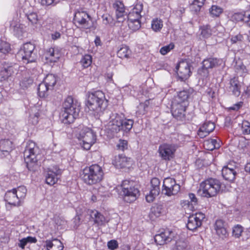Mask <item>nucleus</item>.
Listing matches in <instances>:
<instances>
[{"label":"nucleus","mask_w":250,"mask_h":250,"mask_svg":"<svg viewBox=\"0 0 250 250\" xmlns=\"http://www.w3.org/2000/svg\"><path fill=\"white\" fill-rule=\"evenodd\" d=\"M107 105L104 94L100 90L96 91L89 94L86 103L88 112L95 118H98L103 114Z\"/></svg>","instance_id":"1"},{"label":"nucleus","mask_w":250,"mask_h":250,"mask_svg":"<svg viewBox=\"0 0 250 250\" xmlns=\"http://www.w3.org/2000/svg\"><path fill=\"white\" fill-rule=\"evenodd\" d=\"M80 104L71 96H68L64 100L62 111L60 113V119L65 124L73 123L78 117L80 110Z\"/></svg>","instance_id":"2"},{"label":"nucleus","mask_w":250,"mask_h":250,"mask_svg":"<svg viewBox=\"0 0 250 250\" xmlns=\"http://www.w3.org/2000/svg\"><path fill=\"white\" fill-rule=\"evenodd\" d=\"M73 133L81 142L82 147L85 150H89L96 141V134L90 128L80 125L75 127Z\"/></svg>","instance_id":"3"},{"label":"nucleus","mask_w":250,"mask_h":250,"mask_svg":"<svg viewBox=\"0 0 250 250\" xmlns=\"http://www.w3.org/2000/svg\"><path fill=\"white\" fill-rule=\"evenodd\" d=\"M133 124V120L126 119L123 115L112 113L107 124V128L113 133H118L121 130L128 132L131 129Z\"/></svg>","instance_id":"4"},{"label":"nucleus","mask_w":250,"mask_h":250,"mask_svg":"<svg viewBox=\"0 0 250 250\" xmlns=\"http://www.w3.org/2000/svg\"><path fill=\"white\" fill-rule=\"evenodd\" d=\"M82 178L85 183L92 185L100 183L104 178L103 168L97 164L85 167L83 170Z\"/></svg>","instance_id":"5"},{"label":"nucleus","mask_w":250,"mask_h":250,"mask_svg":"<svg viewBox=\"0 0 250 250\" xmlns=\"http://www.w3.org/2000/svg\"><path fill=\"white\" fill-rule=\"evenodd\" d=\"M221 188V183L217 179L209 178L202 182L198 193L202 197L210 198L215 196Z\"/></svg>","instance_id":"6"},{"label":"nucleus","mask_w":250,"mask_h":250,"mask_svg":"<svg viewBox=\"0 0 250 250\" xmlns=\"http://www.w3.org/2000/svg\"><path fill=\"white\" fill-rule=\"evenodd\" d=\"M135 183L133 181L125 180L121 185L122 194L125 201L131 203L137 199L139 195L138 189L135 187Z\"/></svg>","instance_id":"7"},{"label":"nucleus","mask_w":250,"mask_h":250,"mask_svg":"<svg viewBox=\"0 0 250 250\" xmlns=\"http://www.w3.org/2000/svg\"><path fill=\"white\" fill-rule=\"evenodd\" d=\"M180 190V186L174 179L168 177L164 180L162 192L164 194L171 196L176 195Z\"/></svg>","instance_id":"8"},{"label":"nucleus","mask_w":250,"mask_h":250,"mask_svg":"<svg viewBox=\"0 0 250 250\" xmlns=\"http://www.w3.org/2000/svg\"><path fill=\"white\" fill-rule=\"evenodd\" d=\"M177 146L173 144L164 143L159 146L160 157L164 160H170L173 158Z\"/></svg>","instance_id":"9"},{"label":"nucleus","mask_w":250,"mask_h":250,"mask_svg":"<svg viewBox=\"0 0 250 250\" xmlns=\"http://www.w3.org/2000/svg\"><path fill=\"white\" fill-rule=\"evenodd\" d=\"M62 170L55 166L47 169L45 174V181L47 184L53 186L58 182L62 174Z\"/></svg>","instance_id":"10"},{"label":"nucleus","mask_w":250,"mask_h":250,"mask_svg":"<svg viewBox=\"0 0 250 250\" xmlns=\"http://www.w3.org/2000/svg\"><path fill=\"white\" fill-rule=\"evenodd\" d=\"M203 68L202 72L204 73L203 75L204 77H207L208 75V72L207 70L209 68H213L219 66L224 67L225 63L224 61L222 59L217 58H208L205 59L203 61Z\"/></svg>","instance_id":"11"},{"label":"nucleus","mask_w":250,"mask_h":250,"mask_svg":"<svg viewBox=\"0 0 250 250\" xmlns=\"http://www.w3.org/2000/svg\"><path fill=\"white\" fill-rule=\"evenodd\" d=\"M205 215L202 212H198L192 214L188 217L187 224V228L191 230H194L202 225V222L205 218Z\"/></svg>","instance_id":"12"},{"label":"nucleus","mask_w":250,"mask_h":250,"mask_svg":"<svg viewBox=\"0 0 250 250\" xmlns=\"http://www.w3.org/2000/svg\"><path fill=\"white\" fill-rule=\"evenodd\" d=\"M133 163V160L130 158L122 154L115 156L112 160V164L117 168H128Z\"/></svg>","instance_id":"13"},{"label":"nucleus","mask_w":250,"mask_h":250,"mask_svg":"<svg viewBox=\"0 0 250 250\" xmlns=\"http://www.w3.org/2000/svg\"><path fill=\"white\" fill-rule=\"evenodd\" d=\"M178 76L181 81L188 79L191 74L189 64L186 61H181L176 66Z\"/></svg>","instance_id":"14"},{"label":"nucleus","mask_w":250,"mask_h":250,"mask_svg":"<svg viewBox=\"0 0 250 250\" xmlns=\"http://www.w3.org/2000/svg\"><path fill=\"white\" fill-rule=\"evenodd\" d=\"M151 188L148 194L146 196V199L147 202H153L156 197L159 195L160 188V181L157 178H153L151 181Z\"/></svg>","instance_id":"15"},{"label":"nucleus","mask_w":250,"mask_h":250,"mask_svg":"<svg viewBox=\"0 0 250 250\" xmlns=\"http://www.w3.org/2000/svg\"><path fill=\"white\" fill-rule=\"evenodd\" d=\"M75 21L83 28L88 29L91 25L90 23V17L84 11H77L74 15Z\"/></svg>","instance_id":"16"},{"label":"nucleus","mask_w":250,"mask_h":250,"mask_svg":"<svg viewBox=\"0 0 250 250\" xmlns=\"http://www.w3.org/2000/svg\"><path fill=\"white\" fill-rule=\"evenodd\" d=\"M187 105L180 103L173 102L171 105V112L173 116L177 120H182L185 115Z\"/></svg>","instance_id":"17"},{"label":"nucleus","mask_w":250,"mask_h":250,"mask_svg":"<svg viewBox=\"0 0 250 250\" xmlns=\"http://www.w3.org/2000/svg\"><path fill=\"white\" fill-rule=\"evenodd\" d=\"M173 237V233L169 230H166L163 232L156 235L154 239L157 245H163L171 241Z\"/></svg>","instance_id":"18"},{"label":"nucleus","mask_w":250,"mask_h":250,"mask_svg":"<svg viewBox=\"0 0 250 250\" xmlns=\"http://www.w3.org/2000/svg\"><path fill=\"white\" fill-rule=\"evenodd\" d=\"M87 214L90 216V219L98 226L104 225L106 220L105 217L96 210L88 209Z\"/></svg>","instance_id":"19"},{"label":"nucleus","mask_w":250,"mask_h":250,"mask_svg":"<svg viewBox=\"0 0 250 250\" xmlns=\"http://www.w3.org/2000/svg\"><path fill=\"white\" fill-rule=\"evenodd\" d=\"M113 8L115 10L117 22H123L125 20L126 17L123 3L120 1H116L113 4Z\"/></svg>","instance_id":"20"},{"label":"nucleus","mask_w":250,"mask_h":250,"mask_svg":"<svg viewBox=\"0 0 250 250\" xmlns=\"http://www.w3.org/2000/svg\"><path fill=\"white\" fill-rule=\"evenodd\" d=\"M30 42H27L24 43L22 48L18 53L17 56L19 57H21L22 60L26 63H29L30 62V58L31 56V47Z\"/></svg>","instance_id":"21"},{"label":"nucleus","mask_w":250,"mask_h":250,"mask_svg":"<svg viewBox=\"0 0 250 250\" xmlns=\"http://www.w3.org/2000/svg\"><path fill=\"white\" fill-rule=\"evenodd\" d=\"M61 57V53L57 48H50L45 53V58L47 62L54 63L57 62Z\"/></svg>","instance_id":"22"},{"label":"nucleus","mask_w":250,"mask_h":250,"mask_svg":"<svg viewBox=\"0 0 250 250\" xmlns=\"http://www.w3.org/2000/svg\"><path fill=\"white\" fill-rule=\"evenodd\" d=\"M15 72V69L8 63H0V77L4 80L10 77Z\"/></svg>","instance_id":"23"},{"label":"nucleus","mask_w":250,"mask_h":250,"mask_svg":"<svg viewBox=\"0 0 250 250\" xmlns=\"http://www.w3.org/2000/svg\"><path fill=\"white\" fill-rule=\"evenodd\" d=\"M215 125L213 122L207 121L199 128L198 135L201 138H204L213 131Z\"/></svg>","instance_id":"24"},{"label":"nucleus","mask_w":250,"mask_h":250,"mask_svg":"<svg viewBox=\"0 0 250 250\" xmlns=\"http://www.w3.org/2000/svg\"><path fill=\"white\" fill-rule=\"evenodd\" d=\"M10 27L14 34L19 38L23 37L26 33V27L16 21H12Z\"/></svg>","instance_id":"25"},{"label":"nucleus","mask_w":250,"mask_h":250,"mask_svg":"<svg viewBox=\"0 0 250 250\" xmlns=\"http://www.w3.org/2000/svg\"><path fill=\"white\" fill-rule=\"evenodd\" d=\"M216 234L222 238H225L228 235V232L225 227L224 222L221 219L216 221L214 225Z\"/></svg>","instance_id":"26"},{"label":"nucleus","mask_w":250,"mask_h":250,"mask_svg":"<svg viewBox=\"0 0 250 250\" xmlns=\"http://www.w3.org/2000/svg\"><path fill=\"white\" fill-rule=\"evenodd\" d=\"M143 4L141 3L136 4L133 8L131 10L128 15V20L134 21L135 19L140 20L142 17L143 10Z\"/></svg>","instance_id":"27"},{"label":"nucleus","mask_w":250,"mask_h":250,"mask_svg":"<svg viewBox=\"0 0 250 250\" xmlns=\"http://www.w3.org/2000/svg\"><path fill=\"white\" fill-rule=\"evenodd\" d=\"M17 197V195H16V193L12 189V190L6 192L5 194L4 200L9 205L14 206H19L21 205V202Z\"/></svg>","instance_id":"28"},{"label":"nucleus","mask_w":250,"mask_h":250,"mask_svg":"<svg viewBox=\"0 0 250 250\" xmlns=\"http://www.w3.org/2000/svg\"><path fill=\"white\" fill-rule=\"evenodd\" d=\"M236 174V171L233 167L229 166H224L222 169V175L223 177L229 181H233Z\"/></svg>","instance_id":"29"},{"label":"nucleus","mask_w":250,"mask_h":250,"mask_svg":"<svg viewBox=\"0 0 250 250\" xmlns=\"http://www.w3.org/2000/svg\"><path fill=\"white\" fill-rule=\"evenodd\" d=\"M45 246L48 250H62L63 248L62 243L57 239L47 240Z\"/></svg>","instance_id":"30"},{"label":"nucleus","mask_w":250,"mask_h":250,"mask_svg":"<svg viewBox=\"0 0 250 250\" xmlns=\"http://www.w3.org/2000/svg\"><path fill=\"white\" fill-rule=\"evenodd\" d=\"M164 213V208L162 205L156 204L153 206L150 209L149 217L154 220L156 218L160 217Z\"/></svg>","instance_id":"31"},{"label":"nucleus","mask_w":250,"mask_h":250,"mask_svg":"<svg viewBox=\"0 0 250 250\" xmlns=\"http://www.w3.org/2000/svg\"><path fill=\"white\" fill-rule=\"evenodd\" d=\"M230 86L229 87L230 91L236 96H239L240 94V82L236 78H233L230 81Z\"/></svg>","instance_id":"32"},{"label":"nucleus","mask_w":250,"mask_h":250,"mask_svg":"<svg viewBox=\"0 0 250 250\" xmlns=\"http://www.w3.org/2000/svg\"><path fill=\"white\" fill-rule=\"evenodd\" d=\"M189 92L187 90H183L179 92L175 97L173 102L188 105V99L189 97Z\"/></svg>","instance_id":"33"},{"label":"nucleus","mask_w":250,"mask_h":250,"mask_svg":"<svg viewBox=\"0 0 250 250\" xmlns=\"http://www.w3.org/2000/svg\"><path fill=\"white\" fill-rule=\"evenodd\" d=\"M188 196L190 201L188 200H183L181 202V205L183 207H188L192 209L193 208V206L197 204L198 199L193 193H190Z\"/></svg>","instance_id":"34"},{"label":"nucleus","mask_w":250,"mask_h":250,"mask_svg":"<svg viewBox=\"0 0 250 250\" xmlns=\"http://www.w3.org/2000/svg\"><path fill=\"white\" fill-rule=\"evenodd\" d=\"M204 146L208 150H212L214 149L219 148L220 144L216 139H211L205 141L204 142Z\"/></svg>","instance_id":"35"},{"label":"nucleus","mask_w":250,"mask_h":250,"mask_svg":"<svg viewBox=\"0 0 250 250\" xmlns=\"http://www.w3.org/2000/svg\"><path fill=\"white\" fill-rule=\"evenodd\" d=\"M43 82L50 88V90H52L56 83L57 78L53 74H48L44 79Z\"/></svg>","instance_id":"36"},{"label":"nucleus","mask_w":250,"mask_h":250,"mask_svg":"<svg viewBox=\"0 0 250 250\" xmlns=\"http://www.w3.org/2000/svg\"><path fill=\"white\" fill-rule=\"evenodd\" d=\"M32 82L35 81L37 82H41L43 78L42 70L40 66H37L32 70Z\"/></svg>","instance_id":"37"},{"label":"nucleus","mask_w":250,"mask_h":250,"mask_svg":"<svg viewBox=\"0 0 250 250\" xmlns=\"http://www.w3.org/2000/svg\"><path fill=\"white\" fill-rule=\"evenodd\" d=\"M37 89L38 95L42 98L45 97L47 95L48 90H50L43 82L39 84Z\"/></svg>","instance_id":"38"},{"label":"nucleus","mask_w":250,"mask_h":250,"mask_svg":"<svg viewBox=\"0 0 250 250\" xmlns=\"http://www.w3.org/2000/svg\"><path fill=\"white\" fill-rule=\"evenodd\" d=\"M130 50L125 45H122L117 52V56L120 58H128Z\"/></svg>","instance_id":"39"},{"label":"nucleus","mask_w":250,"mask_h":250,"mask_svg":"<svg viewBox=\"0 0 250 250\" xmlns=\"http://www.w3.org/2000/svg\"><path fill=\"white\" fill-rule=\"evenodd\" d=\"M12 142L9 140H2L0 141V149L3 152H8L11 150Z\"/></svg>","instance_id":"40"},{"label":"nucleus","mask_w":250,"mask_h":250,"mask_svg":"<svg viewBox=\"0 0 250 250\" xmlns=\"http://www.w3.org/2000/svg\"><path fill=\"white\" fill-rule=\"evenodd\" d=\"M103 24L107 25H109L110 26H118L117 23H119L117 22V20H114L112 17L109 15L105 14L102 16Z\"/></svg>","instance_id":"41"},{"label":"nucleus","mask_w":250,"mask_h":250,"mask_svg":"<svg viewBox=\"0 0 250 250\" xmlns=\"http://www.w3.org/2000/svg\"><path fill=\"white\" fill-rule=\"evenodd\" d=\"M163 26V22L160 19L156 18L151 21V28L155 32H159Z\"/></svg>","instance_id":"42"},{"label":"nucleus","mask_w":250,"mask_h":250,"mask_svg":"<svg viewBox=\"0 0 250 250\" xmlns=\"http://www.w3.org/2000/svg\"><path fill=\"white\" fill-rule=\"evenodd\" d=\"M16 195H17V197L19 199H20V202H21L22 199H23L26 193V188L24 186H20L16 188L13 189Z\"/></svg>","instance_id":"43"},{"label":"nucleus","mask_w":250,"mask_h":250,"mask_svg":"<svg viewBox=\"0 0 250 250\" xmlns=\"http://www.w3.org/2000/svg\"><path fill=\"white\" fill-rule=\"evenodd\" d=\"M31 155V148H26L24 152V161L26 164V166L29 170H31V158L30 156Z\"/></svg>","instance_id":"44"},{"label":"nucleus","mask_w":250,"mask_h":250,"mask_svg":"<svg viewBox=\"0 0 250 250\" xmlns=\"http://www.w3.org/2000/svg\"><path fill=\"white\" fill-rule=\"evenodd\" d=\"M201 35L204 38H208L212 34L215 33L214 29H212L210 26L208 25H204L201 27Z\"/></svg>","instance_id":"45"},{"label":"nucleus","mask_w":250,"mask_h":250,"mask_svg":"<svg viewBox=\"0 0 250 250\" xmlns=\"http://www.w3.org/2000/svg\"><path fill=\"white\" fill-rule=\"evenodd\" d=\"M243 231V227L240 225H237L233 228L232 236L235 238H239L241 236Z\"/></svg>","instance_id":"46"},{"label":"nucleus","mask_w":250,"mask_h":250,"mask_svg":"<svg viewBox=\"0 0 250 250\" xmlns=\"http://www.w3.org/2000/svg\"><path fill=\"white\" fill-rule=\"evenodd\" d=\"M128 25L131 30L136 31L141 27V22L138 19H135L134 21L128 20Z\"/></svg>","instance_id":"47"},{"label":"nucleus","mask_w":250,"mask_h":250,"mask_svg":"<svg viewBox=\"0 0 250 250\" xmlns=\"http://www.w3.org/2000/svg\"><path fill=\"white\" fill-rule=\"evenodd\" d=\"M40 151V150L37 146H34L32 148V155L36 154L35 158H32V163H36L38 164V162L42 158V156L39 153Z\"/></svg>","instance_id":"48"},{"label":"nucleus","mask_w":250,"mask_h":250,"mask_svg":"<svg viewBox=\"0 0 250 250\" xmlns=\"http://www.w3.org/2000/svg\"><path fill=\"white\" fill-rule=\"evenodd\" d=\"M80 62L84 68L88 67L92 63L91 56L90 55H85L82 57Z\"/></svg>","instance_id":"49"},{"label":"nucleus","mask_w":250,"mask_h":250,"mask_svg":"<svg viewBox=\"0 0 250 250\" xmlns=\"http://www.w3.org/2000/svg\"><path fill=\"white\" fill-rule=\"evenodd\" d=\"M205 1V0H194L191 5V8L196 12L199 11L204 5Z\"/></svg>","instance_id":"50"},{"label":"nucleus","mask_w":250,"mask_h":250,"mask_svg":"<svg viewBox=\"0 0 250 250\" xmlns=\"http://www.w3.org/2000/svg\"><path fill=\"white\" fill-rule=\"evenodd\" d=\"M245 11H243L234 13L231 17V19L233 21L236 22L241 21H244L245 22Z\"/></svg>","instance_id":"51"},{"label":"nucleus","mask_w":250,"mask_h":250,"mask_svg":"<svg viewBox=\"0 0 250 250\" xmlns=\"http://www.w3.org/2000/svg\"><path fill=\"white\" fill-rule=\"evenodd\" d=\"M241 131L243 134H250V122L243 121L241 125Z\"/></svg>","instance_id":"52"},{"label":"nucleus","mask_w":250,"mask_h":250,"mask_svg":"<svg viewBox=\"0 0 250 250\" xmlns=\"http://www.w3.org/2000/svg\"><path fill=\"white\" fill-rule=\"evenodd\" d=\"M223 12L222 9L216 5H213L209 9V13L214 17H218Z\"/></svg>","instance_id":"53"},{"label":"nucleus","mask_w":250,"mask_h":250,"mask_svg":"<svg viewBox=\"0 0 250 250\" xmlns=\"http://www.w3.org/2000/svg\"><path fill=\"white\" fill-rule=\"evenodd\" d=\"M31 243V236H28L27 238H23L20 240L19 246L22 249L25 248V246L29 247L30 244Z\"/></svg>","instance_id":"54"},{"label":"nucleus","mask_w":250,"mask_h":250,"mask_svg":"<svg viewBox=\"0 0 250 250\" xmlns=\"http://www.w3.org/2000/svg\"><path fill=\"white\" fill-rule=\"evenodd\" d=\"M174 47V45L172 43H170V44L167 45L162 47L160 50V52L163 55H166L167 53H168L170 50L173 49Z\"/></svg>","instance_id":"55"},{"label":"nucleus","mask_w":250,"mask_h":250,"mask_svg":"<svg viewBox=\"0 0 250 250\" xmlns=\"http://www.w3.org/2000/svg\"><path fill=\"white\" fill-rule=\"evenodd\" d=\"M10 50V46L9 43L6 42H2L0 44V51L3 53L6 54L8 53Z\"/></svg>","instance_id":"56"},{"label":"nucleus","mask_w":250,"mask_h":250,"mask_svg":"<svg viewBox=\"0 0 250 250\" xmlns=\"http://www.w3.org/2000/svg\"><path fill=\"white\" fill-rule=\"evenodd\" d=\"M117 147L119 150L124 151L127 148V142L124 140H120L117 145Z\"/></svg>","instance_id":"57"},{"label":"nucleus","mask_w":250,"mask_h":250,"mask_svg":"<svg viewBox=\"0 0 250 250\" xmlns=\"http://www.w3.org/2000/svg\"><path fill=\"white\" fill-rule=\"evenodd\" d=\"M32 24L34 23L36 28H40L41 26V23L39 20L38 16L36 13H32Z\"/></svg>","instance_id":"58"},{"label":"nucleus","mask_w":250,"mask_h":250,"mask_svg":"<svg viewBox=\"0 0 250 250\" xmlns=\"http://www.w3.org/2000/svg\"><path fill=\"white\" fill-rule=\"evenodd\" d=\"M107 247L110 250H115L118 248V243L115 240H111L108 242Z\"/></svg>","instance_id":"59"},{"label":"nucleus","mask_w":250,"mask_h":250,"mask_svg":"<svg viewBox=\"0 0 250 250\" xmlns=\"http://www.w3.org/2000/svg\"><path fill=\"white\" fill-rule=\"evenodd\" d=\"M55 223L59 227L63 226L65 224V221L62 217L56 216L54 218Z\"/></svg>","instance_id":"60"},{"label":"nucleus","mask_w":250,"mask_h":250,"mask_svg":"<svg viewBox=\"0 0 250 250\" xmlns=\"http://www.w3.org/2000/svg\"><path fill=\"white\" fill-rule=\"evenodd\" d=\"M58 2L56 0H41V3L42 5L49 6L51 4L55 5Z\"/></svg>","instance_id":"61"},{"label":"nucleus","mask_w":250,"mask_h":250,"mask_svg":"<svg viewBox=\"0 0 250 250\" xmlns=\"http://www.w3.org/2000/svg\"><path fill=\"white\" fill-rule=\"evenodd\" d=\"M243 40V36L241 34H238L237 35L232 36L230 41L232 43H237L238 42H241Z\"/></svg>","instance_id":"62"},{"label":"nucleus","mask_w":250,"mask_h":250,"mask_svg":"<svg viewBox=\"0 0 250 250\" xmlns=\"http://www.w3.org/2000/svg\"><path fill=\"white\" fill-rule=\"evenodd\" d=\"M61 33L58 31H56L51 34V39L52 40L55 41L61 38Z\"/></svg>","instance_id":"63"},{"label":"nucleus","mask_w":250,"mask_h":250,"mask_svg":"<svg viewBox=\"0 0 250 250\" xmlns=\"http://www.w3.org/2000/svg\"><path fill=\"white\" fill-rule=\"evenodd\" d=\"M245 22L250 26V11H245Z\"/></svg>","instance_id":"64"}]
</instances>
